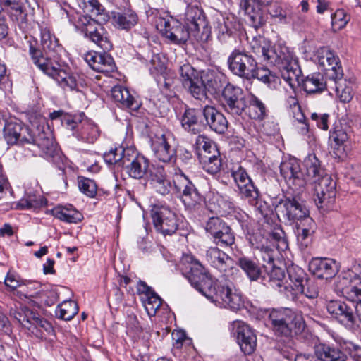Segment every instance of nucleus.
<instances>
[{
	"label": "nucleus",
	"instance_id": "2f4dec72",
	"mask_svg": "<svg viewBox=\"0 0 361 361\" xmlns=\"http://www.w3.org/2000/svg\"><path fill=\"white\" fill-rule=\"evenodd\" d=\"M152 148L154 156L162 162H170L175 157L176 150L169 145L164 135L152 141Z\"/></svg>",
	"mask_w": 361,
	"mask_h": 361
},
{
	"label": "nucleus",
	"instance_id": "cd10ccee",
	"mask_svg": "<svg viewBox=\"0 0 361 361\" xmlns=\"http://www.w3.org/2000/svg\"><path fill=\"white\" fill-rule=\"evenodd\" d=\"M111 95L114 100L118 103L122 108L136 111L140 106L139 101L130 93L126 87L122 85L114 86L111 90Z\"/></svg>",
	"mask_w": 361,
	"mask_h": 361
},
{
	"label": "nucleus",
	"instance_id": "0eeeda50",
	"mask_svg": "<svg viewBox=\"0 0 361 361\" xmlns=\"http://www.w3.org/2000/svg\"><path fill=\"white\" fill-rule=\"evenodd\" d=\"M231 173L241 195L264 215L262 202L259 200L258 189L255 186L245 169L241 166H235L232 168Z\"/></svg>",
	"mask_w": 361,
	"mask_h": 361
},
{
	"label": "nucleus",
	"instance_id": "2eb2a0df",
	"mask_svg": "<svg viewBox=\"0 0 361 361\" xmlns=\"http://www.w3.org/2000/svg\"><path fill=\"white\" fill-rule=\"evenodd\" d=\"M37 130V135L32 134V140L28 143L32 145V150L36 152L35 148H38L39 155L47 159L54 157L58 154V150L49 128H47V130L44 129L40 130L38 128Z\"/></svg>",
	"mask_w": 361,
	"mask_h": 361
},
{
	"label": "nucleus",
	"instance_id": "37998d69",
	"mask_svg": "<svg viewBox=\"0 0 361 361\" xmlns=\"http://www.w3.org/2000/svg\"><path fill=\"white\" fill-rule=\"evenodd\" d=\"M238 264L251 281L262 279V272L259 265L255 261L243 257L239 258Z\"/></svg>",
	"mask_w": 361,
	"mask_h": 361
},
{
	"label": "nucleus",
	"instance_id": "4d7b16f0",
	"mask_svg": "<svg viewBox=\"0 0 361 361\" xmlns=\"http://www.w3.org/2000/svg\"><path fill=\"white\" fill-rule=\"evenodd\" d=\"M226 222L219 217H211L208 219L205 225L206 232L208 233L212 238L219 233L220 229Z\"/></svg>",
	"mask_w": 361,
	"mask_h": 361
},
{
	"label": "nucleus",
	"instance_id": "5fc2aeb1",
	"mask_svg": "<svg viewBox=\"0 0 361 361\" xmlns=\"http://www.w3.org/2000/svg\"><path fill=\"white\" fill-rule=\"evenodd\" d=\"M257 78L259 81L270 85L272 82H275L278 79L277 77L273 74L271 71L266 68H259L254 71V75L252 79Z\"/></svg>",
	"mask_w": 361,
	"mask_h": 361
},
{
	"label": "nucleus",
	"instance_id": "4468645a",
	"mask_svg": "<svg viewBox=\"0 0 361 361\" xmlns=\"http://www.w3.org/2000/svg\"><path fill=\"white\" fill-rule=\"evenodd\" d=\"M231 333L236 338L241 350L245 355H250L255 351L257 337L248 324L243 321H234L231 324Z\"/></svg>",
	"mask_w": 361,
	"mask_h": 361
},
{
	"label": "nucleus",
	"instance_id": "4c0bfd02",
	"mask_svg": "<svg viewBox=\"0 0 361 361\" xmlns=\"http://www.w3.org/2000/svg\"><path fill=\"white\" fill-rule=\"evenodd\" d=\"M247 113L250 118L262 120L267 116V109L264 104L255 95L251 94L247 98Z\"/></svg>",
	"mask_w": 361,
	"mask_h": 361
},
{
	"label": "nucleus",
	"instance_id": "7c9ffc66",
	"mask_svg": "<svg viewBox=\"0 0 361 361\" xmlns=\"http://www.w3.org/2000/svg\"><path fill=\"white\" fill-rule=\"evenodd\" d=\"M202 78L206 94L207 90L212 94L219 92L226 82L225 75L213 70L202 71Z\"/></svg>",
	"mask_w": 361,
	"mask_h": 361
},
{
	"label": "nucleus",
	"instance_id": "7ed1b4c3",
	"mask_svg": "<svg viewBox=\"0 0 361 361\" xmlns=\"http://www.w3.org/2000/svg\"><path fill=\"white\" fill-rule=\"evenodd\" d=\"M250 48L262 61L279 67L283 80L294 89L300 85V70L292 51L282 42L272 43L264 37H255Z\"/></svg>",
	"mask_w": 361,
	"mask_h": 361
},
{
	"label": "nucleus",
	"instance_id": "f704fd0d",
	"mask_svg": "<svg viewBox=\"0 0 361 361\" xmlns=\"http://www.w3.org/2000/svg\"><path fill=\"white\" fill-rule=\"evenodd\" d=\"M336 84V91L337 97L343 103L350 102L354 94V90L355 88V81L353 78H342L339 77L336 80H331Z\"/></svg>",
	"mask_w": 361,
	"mask_h": 361
},
{
	"label": "nucleus",
	"instance_id": "e2e57ef3",
	"mask_svg": "<svg viewBox=\"0 0 361 361\" xmlns=\"http://www.w3.org/2000/svg\"><path fill=\"white\" fill-rule=\"evenodd\" d=\"M329 139L333 140L336 145L340 146L348 140V135L342 129H336L330 133Z\"/></svg>",
	"mask_w": 361,
	"mask_h": 361
},
{
	"label": "nucleus",
	"instance_id": "6e6d98bb",
	"mask_svg": "<svg viewBox=\"0 0 361 361\" xmlns=\"http://www.w3.org/2000/svg\"><path fill=\"white\" fill-rule=\"evenodd\" d=\"M80 190L90 197H93L97 193V185L93 180L87 178H80L78 180Z\"/></svg>",
	"mask_w": 361,
	"mask_h": 361
},
{
	"label": "nucleus",
	"instance_id": "1a4fd4ad",
	"mask_svg": "<svg viewBox=\"0 0 361 361\" xmlns=\"http://www.w3.org/2000/svg\"><path fill=\"white\" fill-rule=\"evenodd\" d=\"M180 80L188 92L196 99L204 100L207 96L204 92L202 71H198L190 63H185L179 68Z\"/></svg>",
	"mask_w": 361,
	"mask_h": 361
},
{
	"label": "nucleus",
	"instance_id": "a19ab883",
	"mask_svg": "<svg viewBox=\"0 0 361 361\" xmlns=\"http://www.w3.org/2000/svg\"><path fill=\"white\" fill-rule=\"evenodd\" d=\"M20 298L21 299H30L34 298L38 299L41 302H44L47 305H52L58 299V295L56 292L51 289H42L39 291L34 293H29L27 292L24 293L20 290L18 292Z\"/></svg>",
	"mask_w": 361,
	"mask_h": 361
},
{
	"label": "nucleus",
	"instance_id": "412c9836",
	"mask_svg": "<svg viewBox=\"0 0 361 361\" xmlns=\"http://www.w3.org/2000/svg\"><path fill=\"white\" fill-rule=\"evenodd\" d=\"M81 31L86 37L102 48L104 51L112 48V44L109 39L107 32L102 24H80Z\"/></svg>",
	"mask_w": 361,
	"mask_h": 361
},
{
	"label": "nucleus",
	"instance_id": "09e8293b",
	"mask_svg": "<svg viewBox=\"0 0 361 361\" xmlns=\"http://www.w3.org/2000/svg\"><path fill=\"white\" fill-rule=\"evenodd\" d=\"M213 241L217 245L221 247H230L235 243V235L231 228L225 223L220 229L219 233L213 238Z\"/></svg>",
	"mask_w": 361,
	"mask_h": 361
},
{
	"label": "nucleus",
	"instance_id": "de8ad7c7",
	"mask_svg": "<svg viewBox=\"0 0 361 361\" xmlns=\"http://www.w3.org/2000/svg\"><path fill=\"white\" fill-rule=\"evenodd\" d=\"M78 312V307L75 302L73 300H65L59 305L56 310V315L58 318L70 321Z\"/></svg>",
	"mask_w": 361,
	"mask_h": 361
},
{
	"label": "nucleus",
	"instance_id": "dca6fc26",
	"mask_svg": "<svg viewBox=\"0 0 361 361\" xmlns=\"http://www.w3.org/2000/svg\"><path fill=\"white\" fill-rule=\"evenodd\" d=\"M123 161L122 167L125 168L129 176L133 178H142L149 166L147 159L130 147L127 148Z\"/></svg>",
	"mask_w": 361,
	"mask_h": 361
},
{
	"label": "nucleus",
	"instance_id": "bf43d9fd",
	"mask_svg": "<svg viewBox=\"0 0 361 361\" xmlns=\"http://www.w3.org/2000/svg\"><path fill=\"white\" fill-rule=\"evenodd\" d=\"M161 304V298L154 293V291L146 296L145 305L149 314H151L152 312L154 314L160 307Z\"/></svg>",
	"mask_w": 361,
	"mask_h": 361
},
{
	"label": "nucleus",
	"instance_id": "ddd939ff",
	"mask_svg": "<svg viewBox=\"0 0 361 361\" xmlns=\"http://www.w3.org/2000/svg\"><path fill=\"white\" fill-rule=\"evenodd\" d=\"M173 181L176 193L181 198L186 207H195L201 201V195L194 184L183 173H176Z\"/></svg>",
	"mask_w": 361,
	"mask_h": 361
},
{
	"label": "nucleus",
	"instance_id": "ea45409f",
	"mask_svg": "<svg viewBox=\"0 0 361 361\" xmlns=\"http://www.w3.org/2000/svg\"><path fill=\"white\" fill-rule=\"evenodd\" d=\"M337 268L334 260L317 257V279L328 281L335 276Z\"/></svg>",
	"mask_w": 361,
	"mask_h": 361
},
{
	"label": "nucleus",
	"instance_id": "c9c22d12",
	"mask_svg": "<svg viewBox=\"0 0 361 361\" xmlns=\"http://www.w3.org/2000/svg\"><path fill=\"white\" fill-rule=\"evenodd\" d=\"M25 0H0L1 11L13 23L22 21L23 5Z\"/></svg>",
	"mask_w": 361,
	"mask_h": 361
},
{
	"label": "nucleus",
	"instance_id": "393cba45",
	"mask_svg": "<svg viewBox=\"0 0 361 361\" xmlns=\"http://www.w3.org/2000/svg\"><path fill=\"white\" fill-rule=\"evenodd\" d=\"M148 182L157 193L164 196L169 194L172 189L171 182L162 167L154 168L150 171Z\"/></svg>",
	"mask_w": 361,
	"mask_h": 361
},
{
	"label": "nucleus",
	"instance_id": "9d476101",
	"mask_svg": "<svg viewBox=\"0 0 361 361\" xmlns=\"http://www.w3.org/2000/svg\"><path fill=\"white\" fill-rule=\"evenodd\" d=\"M255 58L245 51L234 49L228 59V64L231 71L243 78L252 80L254 71L257 68Z\"/></svg>",
	"mask_w": 361,
	"mask_h": 361
},
{
	"label": "nucleus",
	"instance_id": "f03ea898",
	"mask_svg": "<svg viewBox=\"0 0 361 361\" xmlns=\"http://www.w3.org/2000/svg\"><path fill=\"white\" fill-rule=\"evenodd\" d=\"M38 27L40 31L41 45L47 56H44L39 49L31 44L29 52L34 63L45 74L54 78L64 90L80 91L81 84L76 77L67 73L61 64L51 60L61 49L58 39L51 35L47 24H38Z\"/></svg>",
	"mask_w": 361,
	"mask_h": 361
},
{
	"label": "nucleus",
	"instance_id": "6e6552de",
	"mask_svg": "<svg viewBox=\"0 0 361 361\" xmlns=\"http://www.w3.org/2000/svg\"><path fill=\"white\" fill-rule=\"evenodd\" d=\"M336 290L348 300L355 303L356 315L361 321V279L353 273H345L336 282Z\"/></svg>",
	"mask_w": 361,
	"mask_h": 361
},
{
	"label": "nucleus",
	"instance_id": "423d86ee",
	"mask_svg": "<svg viewBox=\"0 0 361 361\" xmlns=\"http://www.w3.org/2000/svg\"><path fill=\"white\" fill-rule=\"evenodd\" d=\"M262 249L267 255V262L269 265V267H264L267 273L262 276L263 283L285 294L287 298H293L301 292L302 288L299 284L293 286V283L289 280V278L286 279L284 269L272 264L274 259L271 255L272 250L267 247H262Z\"/></svg>",
	"mask_w": 361,
	"mask_h": 361
},
{
	"label": "nucleus",
	"instance_id": "a878e982",
	"mask_svg": "<svg viewBox=\"0 0 361 361\" xmlns=\"http://www.w3.org/2000/svg\"><path fill=\"white\" fill-rule=\"evenodd\" d=\"M80 8L94 19L95 23H107L111 17L109 13L99 0H76Z\"/></svg>",
	"mask_w": 361,
	"mask_h": 361
},
{
	"label": "nucleus",
	"instance_id": "39448f33",
	"mask_svg": "<svg viewBox=\"0 0 361 361\" xmlns=\"http://www.w3.org/2000/svg\"><path fill=\"white\" fill-rule=\"evenodd\" d=\"M269 322L272 330L279 336L297 335L305 329L302 317L289 308L271 310L269 314Z\"/></svg>",
	"mask_w": 361,
	"mask_h": 361
},
{
	"label": "nucleus",
	"instance_id": "c03bdc74",
	"mask_svg": "<svg viewBox=\"0 0 361 361\" xmlns=\"http://www.w3.org/2000/svg\"><path fill=\"white\" fill-rule=\"evenodd\" d=\"M203 169L208 173L214 175L220 171L221 168V159L220 157V153L216 150V154H214L209 156L205 154L202 155V159L199 160Z\"/></svg>",
	"mask_w": 361,
	"mask_h": 361
},
{
	"label": "nucleus",
	"instance_id": "aec40b11",
	"mask_svg": "<svg viewBox=\"0 0 361 361\" xmlns=\"http://www.w3.org/2000/svg\"><path fill=\"white\" fill-rule=\"evenodd\" d=\"M326 309L340 324L346 328L351 329L355 325V317L353 310L344 302L331 301L328 303Z\"/></svg>",
	"mask_w": 361,
	"mask_h": 361
},
{
	"label": "nucleus",
	"instance_id": "5701e85b",
	"mask_svg": "<svg viewBox=\"0 0 361 361\" xmlns=\"http://www.w3.org/2000/svg\"><path fill=\"white\" fill-rule=\"evenodd\" d=\"M319 176L322 177L321 178H317V185L320 188V195L317 192V198L319 200V203L326 202L325 205H331L336 195V183L327 173L324 172L320 173L319 161L317 159V177Z\"/></svg>",
	"mask_w": 361,
	"mask_h": 361
},
{
	"label": "nucleus",
	"instance_id": "b1692460",
	"mask_svg": "<svg viewBox=\"0 0 361 361\" xmlns=\"http://www.w3.org/2000/svg\"><path fill=\"white\" fill-rule=\"evenodd\" d=\"M156 27L162 36L175 44L184 43L189 38V32L185 24H156Z\"/></svg>",
	"mask_w": 361,
	"mask_h": 361
},
{
	"label": "nucleus",
	"instance_id": "20e7f679",
	"mask_svg": "<svg viewBox=\"0 0 361 361\" xmlns=\"http://www.w3.org/2000/svg\"><path fill=\"white\" fill-rule=\"evenodd\" d=\"M343 76L339 58L327 47L317 50V94L327 90L328 80Z\"/></svg>",
	"mask_w": 361,
	"mask_h": 361
},
{
	"label": "nucleus",
	"instance_id": "e433bc0d",
	"mask_svg": "<svg viewBox=\"0 0 361 361\" xmlns=\"http://www.w3.org/2000/svg\"><path fill=\"white\" fill-rule=\"evenodd\" d=\"M31 327L28 331L36 338H44L47 335L54 333V328L51 323L42 317L37 312L35 313L33 320H31Z\"/></svg>",
	"mask_w": 361,
	"mask_h": 361
},
{
	"label": "nucleus",
	"instance_id": "473e14b6",
	"mask_svg": "<svg viewBox=\"0 0 361 361\" xmlns=\"http://www.w3.org/2000/svg\"><path fill=\"white\" fill-rule=\"evenodd\" d=\"M73 135L80 141L92 144L99 137L100 130L95 123L83 118L79 128Z\"/></svg>",
	"mask_w": 361,
	"mask_h": 361
},
{
	"label": "nucleus",
	"instance_id": "4be33fe9",
	"mask_svg": "<svg viewBox=\"0 0 361 361\" xmlns=\"http://www.w3.org/2000/svg\"><path fill=\"white\" fill-rule=\"evenodd\" d=\"M202 116L209 128L219 134H224L228 128V121L224 115L212 106L202 109Z\"/></svg>",
	"mask_w": 361,
	"mask_h": 361
},
{
	"label": "nucleus",
	"instance_id": "338daca9",
	"mask_svg": "<svg viewBox=\"0 0 361 361\" xmlns=\"http://www.w3.org/2000/svg\"><path fill=\"white\" fill-rule=\"evenodd\" d=\"M303 90L308 94H314L316 93V78L312 75L311 78H307L302 81V84Z\"/></svg>",
	"mask_w": 361,
	"mask_h": 361
},
{
	"label": "nucleus",
	"instance_id": "3c124183",
	"mask_svg": "<svg viewBox=\"0 0 361 361\" xmlns=\"http://www.w3.org/2000/svg\"><path fill=\"white\" fill-rule=\"evenodd\" d=\"M126 151L127 148H123L122 147L111 149L104 154V161L110 165L114 164L118 165V166H122L124 163V158H126Z\"/></svg>",
	"mask_w": 361,
	"mask_h": 361
},
{
	"label": "nucleus",
	"instance_id": "58836bf2",
	"mask_svg": "<svg viewBox=\"0 0 361 361\" xmlns=\"http://www.w3.org/2000/svg\"><path fill=\"white\" fill-rule=\"evenodd\" d=\"M53 213L56 218L70 224H77L83 218L82 214L71 205L56 207Z\"/></svg>",
	"mask_w": 361,
	"mask_h": 361
},
{
	"label": "nucleus",
	"instance_id": "f257e3e1",
	"mask_svg": "<svg viewBox=\"0 0 361 361\" xmlns=\"http://www.w3.org/2000/svg\"><path fill=\"white\" fill-rule=\"evenodd\" d=\"M179 267L191 286L216 305L233 311L243 307L241 294L232 286L213 279L192 256L184 255Z\"/></svg>",
	"mask_w": 361,
	"mask_h": 361
},
{
	"label": "nucleus",
	"instance_id": "603ef678",
	"mask_svg": "<svg viewBox=\"0 0 361 361\" xmlns=\"http://www.w3.org/2000/svg\"><path fill=\"white\" fill-rule=\"evenodd\" d=\"M288 102L290 103V108L291 111V114L293 117L299 123H302L303 126L302 127V133H305L308 131V128L305 123H303V121L305 120L304 114H302L300 106L298 104L297 99L295 97H290L288 99Z\"/></svg>",
	"mask_w": 361,
	"mask_h": 361
},
{
	"label": "nucleus",
	"instance_id": "c85d7f7f",
	"mask_svg": "<svg viewBox=\"0 0 361 361\" xmlns=\"http://www.w3.org/2000/svg\"><path fill=\"white\" fill-rule=\"evenodd\" d=\"M280 172L287 184L294 186L300 184L302 173L300 164L296 159H289L282 161Z\"/></svg>",
	"mask_w": 361,
	"mask_h": 361
},
{
	"label": "nucleus",
	"instance_id": "0e129e2a",
	"mask_svg": "<svg viewBox=\"0 0 361 361\" xmlns=\"http://www.w3.org/2000/svg\"><path fill=\"white\" fill-rule=\"evenodd\" d=\"M332 23H349L351 20L350 14L344 9H337L335 13H331Z\"/></svg>",
	"mask_w": 361,
	"mask_h": 361
},
{
	"label": "nucleus",
	"instance_id": "13d9d810",
	"mask_svg": "<svg viewBox=\"0 0 361 361\" xmlns=\"http://www.w3.org/2000/svg\"><path fill=\"white\" fill-rule=\"evenodd\" d=\"M111 16L114 23H136L137 20L136 13L131 10H126L122 13L112 12Z\"/></svg>",
	"mask_w": 361,
	"mask_h": 361
},
{
	"label": "nucleus",
	"instance_id": "49530a36",
	"mask_svg": "<svg viewBox=\"0 0 361 361\" xmlns=\"http://www.w3.org/2000/svg\"><path fill=\"white\" fill-rule=\"evenodd\" d=\"M35 313V312L26 307L11 309L10 312L11 317L27 330L31 327V320H33Z\"/></svg>",
	"mask_w": 361,
	"mask_h": 361
},
{
	"label": "nucleus",
	"instance_id": "a18cd8bd",
	"mask_svg": "<svg viewBox=\"0 0 361 361\" xmlns=\"http://www.w3.org/2000/svg\"><path fill=\"white\" fill-rule=\"evenodd\" d=\"M195 147L199 160L202 159V155L203 154L207 157L212 154V152L216 154L217 148L214 143L209 137L203 135L197 137Z\"/></svg>",
	"mask_w": 361,
	"mask_h": 361
},
{
	"label": "nucleus",
	"instance_id": "f8f14e48",
	"mask_svg": "<svg viewBox=\"0 0 361 361\" xmlns=\"http://www.w3.org/2000/svg\"><path fill=\"white\" fill-rule=\"evenodd\" d=\"M224 108L233 116H240L246 110L247 98L243 90L237 86L228 83L222 90Z\"/></svg>",
	"mask_w": 361,
	"mask_h": 361
},
{
	"label": "nucleus",
	"instance_id": "bb28decb",
	"mask_svg": "<svg viewBox=\"0 0 361 361\" xmlns=\"http://www.w3.org/2000/svg\"><path fill=\"white\" fill-rule=\"evenodd\" d=\"M276 209L290 221L299 220L307 215V209L295 199L286 198L281 200Z\"/></svg>",
	"mask_w": 361,
	"mask_h": 361
},
{
	"label": "nucleus",
	"instance_id": "680f3d73",
	"mask_svg": "<svg viewBox=\"0 0 361 361\" xmlns=\"http://www.w3.org/2000/svg\"><path fill=\"white\" fill-rule=\"evenodd\" d=\"M304 165L306 167L307 175L316 176V154L310 153L304 159Z\"/></svg>",
	"mask_w": 361,
	"mask_h": 361
},
{
	"label": "nucleus",
	"instance_id": "6ab92c4d",
	"mask_svg": "<svg viewBox=\"0 0 361 361\" xmlns=\"http://www.w3.org/2000/svg\"><path fill=\"white\" fill-rule=\"evenodd\" d=\"M84 59L93 70L106 75L114 72L116 68L114 59L105 52L88 51Z\"/></svg>",
	"mask_w": 361,
	"mask_h": 361
},
{
	"label": "nucleus",
	"instance_id": "a211bd4d",
	"mask_svg": "<svg viewBox=\"0 0 361 361\" xmlns=\"http://www.w3.org/2000/svg\"><path fill=\"white\" fill-rule=\"evenodd\" d=\"M289 280L293 283V286L297 283L302 288V291L297 293L294 297L290 298L295 300L299 295H305L307 298L314 299L316 298V285L314 281L305 278L304 271L297 267H292L287 270Z\"/></svg>",
	"mask_w": 361,
	"mask_h": 361
},
{
	"label": "nucleus",
	"instance_id": "9b49d317",
	"mask_svg": "<svg viewBox=\"0 0 361 361\" xmlns=\"http://www.w3.org/2000/svg\"><path fill=\"white\" fill-rule=\"evenodd\" d=\"M150 215L156 230L164 235H171L178 228L176 214L166 207L154 206Z\"/></svg>",
	"mask_w": 361,
	"mask_h": 361
},
{
	"label": "nucleus",
	"instance_id": "c756f323",
	"mask_svg": "<svg viewBox=\"0 0 361 361\" xmlns=\"http://www.w3.org/2000/svg\"><path fill=\"white\" fill-rule=\"evenodd\" d=\"M207 261L221 272L226 271L233 265V260L226 253L216 247H211L206 252Z\"/></svg>",
	"mask_w": 361,
	"mask_h": 361
},
{
	"label": "nucleus",
	"instance_id": "052dcab7",
	"mask_svg": "<svg viewBox=\"0 0 361 361\" xmlns=\"http://www.w3.org/2000/svg\"><path fill=\"white\" fill-rule=\"evenodd\" d=\"M82 116H84V114L79 117L64 114L61 119V123L68 129L75 132L79 128L81 121L83 120V118H81Z\"/></svg>",
	"mask_w": 361,
	"mask_h": 361
},
{
	"label": "nucleus",
	"instance_id": "f3484780",
	"mask_svg": "<svg viewBox=\"0 0 361 361\" xmlns=\"http://www.w3.org/2000/svg\"><path fill=\"white\" fill-rule=\"evenodd\" d=\"M4 137L8 145H25L32 138V133L29 128L18 122H7L4 128Z\"/></svg>",
	"mask_w": 361,
	"mask_h": 361
},
{
	"label": "nucleus",
	"instance_id": "69168bd1",
	"mask_svg": "<svg viewBox=\"0 0 361 361\" xmlns=\"http://www.w3.org/2000/svg\"><path fill=\"white\" fill-rule=\"evenodd\" d=\"M4 283L11 290H14L20 286V277L15 273L8 271L5 278Z\"/></svg>",
	"mask_w": 361,
	"mask_h": 361
},
{
	"label": "nucleus",
	"instance_id": "774afa93",
	"mask_svg": "<svg viewBox=\"0 0 361 361\" xmlns=\"http://www.w3.org/2000/svg\"><path fill=\"white\" fill-rule=\"evenodd\" d=\"M156 80L159 86L165 90L170 89L173 84V79L167 78L166 73H161V74L157 77Z\"/></svg>",
	"mask_w": 361,
	"mask_h": 361
},
{
	"label": "nucleus",
	"instance_id": "864d4df0",
	"mask_svg": "<svg viewBox=\"0 0 361 361\" xmlns=\"http://www.w3.org/2000/svg\"><path fill=\"white\" fill-rule=\"evenodd\" d=\"M185 18L188 23H202L206 20L203 10L197 5L188 7L185 13Z\"/></svg>",
	"mask_w": 361,
	"mask_h": 361
},
{
	"label": "nucleus",
	"instance_id": "72a5a7b5",
	"mask_svg": "<svg viewBox=\"0 0 361 361\" xmlns=\"http://www.w3.org/2000/svg\"><path fill=\"white\" fill-rule=\"evenodd\" d=\"M201 116H202V110L200 111L195 109H185L180 120L182 127L186 131L194 135L199 133L204 127L200 120Z\"/></svg>",
	"mask_w": 361,
	"mask_h": 361
},
{
	"label": "nucleus",
	"instance_id": "8fccbe9b",
	"mask_svg": "<svg viewBox=\"0 0 361 361\" xmlns=\"http://www.w3.org/2000/svg\"><path fill=\"white\" fill-rule=\"evenodd\" d=\"M260 6L261 2L259 0H241L240 4V9L248 18L245 19V20L255 22L259 15Z\"/></svg>",
	"mask_w": 361,
	"mask_h": 361
},
{
	"label": "nucleus",
	"instance_id": "79ce46f5",
	"mask_svg": "<svg viewBox=\"0 0 361 361\" xmlns=\"http://www.w3.org/2000/svg\"><path fill=\"white\" fill-rule=\"evenodd\" d=\"M344 355L338 348L321 343L317 344V359L321 361H343Z\"/></svg>",
	"mask_w": 361,
	"mask_h": 361
}]
</instances>
